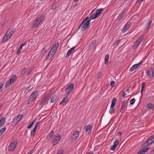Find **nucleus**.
Wrapping results in <instances>:
<instances>
[{
	"instance_id": "1",
	"label": "nucleus",
	"mask_w": 154,
	"mask_h": 154,
	"mask_svg": "<svg viewBox=\"0 0 154 154\" xmlns=\"http://www.w3.org/2000/svg\"><path fill=\"white\" fill-rule=\"evenodd\" d=\"M74 86V84H71L69 85L66 88L65 90V92L66 93V95L65 98H64L61 101L60 103V104L62 105H64V103H65V104L67 103L68 97V96L70 94V93L71 92Z\"/></svg>"
},
{
	"instance_id": "2",
	"label": "nucleus",
	"mask_w": 154,
	"mask_h": 154,
	"mask_svg": "<svg viewBox=\"0 0 154 154\" xmlns=\"http://www.w3.org/2000/svg\"><path fill=\"white\" fill-rule=\"evenodd\" d=\"M14 31L15 29H9L4 35L2 42L3 43L4 42L9 39L12 35L14 34Z\"/></svg>"
},
{
	"instance_id": "3",
	"label": "nucleus",
	"mask_w": 154,
	"mask_h": 154,
	"mask_svg": "<svg viewBox=\"0 0 154 154\" xmlns=\"http://www.w3.org/2000/svg\"><path fill=\"white\" fill-rule=\"evenodd\" d=\"M90 21L91 20H89L87 21V22H85L84 23H83V21H82L79 26L78 30L80 29L81 27V29L82 31H84L86 29H88L89 26Z\"/></svg>"
},
{
	"instance_id": "4",
	"label": "nucleus",
	"mask_w": 154,
	"mask_h": 154,
	"mask_svg": "<svg viewBox=\"0 0 154 154\" xmlns=\"http://www.w3.org/2000/svg\"><path fill=\"white\" fill-rule=\"evenodd\" d=\"M44 18L43 16H41L38 18L32 24L31 28H33L38 26L43 20Z\"/></svg>"
},
{
	"instance_id": "5",
	"label": "nucleus",
	"mask_w": 154,
	"mask_h": 154,
	"mask_svg": "<svg viewBox=\"0 0 154 154\" xmlns=\"http://www.w3.org/2000/svg\"><path fill=\"white\" fill-rule=\"evenodd\" d=\"M17 145V143L15 141L12 140L8 147V150L10 151H13L15 149Z\"/></svg>"
},
{
	"instance_id": "6",
	"label": "nucleus",
	"mask_w": 154,
	"mask_h": 154,
	"mask_svg": "<svg viewBox=\"0 0 154 154\" xmlns=\"http://www.w3.org/2000/svg\"><path fill=\"white\" fill-rule=\"evenodd\" d=\"M144 38L143 36H141L138 39V40L135 42L133 45V48L134 49L136 48L140 45V43L142 41Z\"/></svg>"
},
{
	"instance_id": "7",
	"label": "nucleus",
	"mask_w": 154,
	"mask_h": 154,
	"mask_svg": "<svg viewBox=\"0 0 154 154\" xmlns=\"http://www.w3.org/2000/svg\"><path fill=\"white\" fill-rule=\"evenodd\" d=\"M59 46V42L55 43L52 46L50 50V52H53L55 54Z\"/></svg>"
},
{
	"instance_id": "8",
	"label": "nucleus",
	"mask_w": 154,
	"mask_h": 154,
	"mask_svg": "<svg viewBox=\"0 0 154 154\" xmlns=\"http://www.w3.org/2000/svg\"><path fill=\"white\" fill-rule=\"evenodd\" d=\"M61 139V136L60 135H57L54 137L52 140L53 146H55L60 140Z\"/></svg>"
},
{
	"instance_id": "9",
	"label": "nucleus",
	"mask_w": 154,
	"mask_h": 154,
	"mask_svg": "<svg viewBox=\"0 0 154 154\" xmlns=\"http://www.w3.org/2000/svg\"><path fill=\"white\" fill-rule=\"evenodd\" d=\"M23 117L22 115H18L14 119L13 122V124L15 125L17 124Z\"/></svg>"
},
{
	"instance_id": "10",
	"label": "nucleus",
	"mask_w": 154,
	"mask_h": 154,
	"mask_svg": "<svg viewBox=\"0 0 154 154\" xmlns=\"http://www.w3.org/2000/svg\"><path fill=\"white\" fill-rule=\"evenodd\" d=\"M37 94V92L34 91L29 97L28 101L29 102H32L35 98H36Z\"/></svg>"
},
{
	"instance_id": "11",
	"label": "nucleus",
	"mask_w": 154,
	"mask_h": 154,
	"mask_svg": "<svg viewBox=\"0 0 154 154\" xmlns=\"http://www.w3.org/2000/svg\"><path fill=\"white\" fill-rule=\"evenodd\" d=\"M151 147H149L148 148H143V149L137 152V154H144V153L146 152L149 149H151Z\"/></svg>"
},
{
	"instance_id": "12",
	"label": "nucleus",
	"mask_w": 154,
	"mask_h": 154,
	"mask_svg": "<svg viewBox=\"0 0 154 154\" xmlns=\"http://www.w3.org/2000/svg\"><path fill=\"white\" fill-rule=\"evenodd\" d=\"M103 10V8H100L97 10L96 11L95 13L94 14V15L96 18H97L100 15L101 13L102 12Z\"/></svg>"
},
{
	"instance_id": "13",
	"label": "nucleus",
	"mask_w": 154,
	"mask_h": 154,
	"mask_svg": "<svg viewBox=\"0 0 154 154\" xmlns=\"http://www.w3.org/2000/svg\"><path fill=\"white\" fill-rule=\"evenodd\" d=\"M130 23H127L123 26V29L122 30L123 32H125L130 27Z\"/></svg>"
},
{
	"instance_id": "14",
	"label": "nucleus",
	"mask_w": 154,
	"mask_h": 154,
	"mask_svg": "<svg viewBox=\"0 0 154 154\" xmlns=\"http://www.w3.org/2000/svg\"><path fill=\"white\" fill-rule=\"evenodd\" d=\"M119 143V140L118 139H116L113 143V145L111 147V150H114L115 149Z\"/></svg>"
},
{
	"instance_id": "15",
	"label": "nucleus",
	"mask_w": 154,
	"mask_h": 154,
	"mask_svg": "<svg viewBox=\"0 0 154 154\" xmlns=\"http://www.w3.org/2000/svg\"><path fill=\"white\" fill-rule=\"evenodd\" d=\"M147 74L148 76L150 78H152L153 76V72L152 68H150L147 70Z\"/></svg>"
},
{
	"instance_id": "16",
	"label": "nucleus",
	"mask_w": 154,
	"mask_h": 154,
	"mask_svg": "<svg viewBox=\"0 0 154 154\" xmlns=\"http://www.w3.org/2000/svg\"><path fill=\"white\" fill-rule=\"evenodd\" d=\"M85 130L86 131L88 132V133L90 134L91 133L92 127L91 125H88L85 127Z\"/></svg>"
},
{
	"instance_id": "17",
	"label": "nucleus",
	"mask_w": 154,
	"mask_h": 154,
	"mask_svg": "<svg viewBox=\"0 0 154 154\" xmlns=\"http://www.w3.org/2000/svg\"><path fill=\"white\" fill-rule=\"evenodd\" d=\"M126 103V101L125 100H124L123 101L122 103V105L121 107V109L120 110V112L123 113L124 112L125 109L124 108L125 107V105Z\"/></svg>"
},
{
	"instance_id": "18",
	"label": "nucleus",
	"mask_w": 154,
	"mask_h": 154,
	"mask_svg": "<svg viewBox=\"0 0 154 154\" xmlns=\"http://www.w3.org/2000/svg\"><path fill=\"white\" fill-rule=\"evenodd\" d=\"M77 138V131H75L72 137V141L75 140Z\"/></svg>"
},
{
	"instance_id": "19",
	"label": "nucleus",
	"mask_w": 154,
	"mask_h": 154,
	"mask_svg": "<svg viewBox=\"0 0 154 154\" xmlns=\"http://www.w3.org/2000/svg\"><path fill=\"white\" fill-rule=\"evenodd\" d=\"M147 140L149 142V143H150V144H151L154 143V135L152 136H151L148 138L147 139Z\"/></svg>"
},
{
	"instance_id": "20",
	"label": "nucleus",
	"mask_w": 154,
	"mask_h": 154,
	"mask_svg": "<svg viewBox=\"0 0 154 154\" xmlns=\"http://www.w3.org/2000/svg\"><path fill=\"white\" fill-rule=\"evenodd\" d=\"M6 119L5 117H2L0 120V128L2 126L5 124Z\"/></svg>"
},
{
	"instance_id": "21",
	"label": "nucleus",
	"mask_w": 154,
	"mask_h": 154,
	"mask_svg": "<svg viewBox=\"0 0 154 154\" xmlns=\"http://www.w3.org/2000/svg\"><path fill=\"white\" fill-rule=\"evenodd\" d=\"M96 42V40H93L92 41V43H90L89 45V49L91 50V49H92L93 48L94 45L95 44Z\"/></svg>"
},
{
	"instance_id": "22",
	"label": "nucleus",
	"mask_w": 154,
	"mask_h": 154,
	"mask_svg": "<svg viewBox=\"0 0 154 154\" xmlns=\"http://www.w3.org/2000/svg\"><path fill=\"white\" fill-rule=\"evenodd\" d=\"M116 101L117 99L116 98L114 97L112 99V103L110 106L111 108H113L114 107Z\"/></svg>"
},
{
	"instance_id": "23",
	"label": "nucleus",
	"mask_w": 154,
	"mask_h": 154,
	"mask_svg": "<svg viewBox=\"0 0 154 154\" xmlns=\"http://www.w3.org/2000/svg\"><path fill=\"white\" fill-rule=\"evenodd\" d=\"M58 98L57 96L56 95H54L52 97L51 100V102L52 103H54L55 101Z\"/></svg>"
},
{
	"instance_id": "24",
	"label": "nucleus",
	"mask_w": 154,
	"mask_h": 154,
	"mask_svg": "<svg viewBox=\"0 0 154 154\" xmlns=\"http://www.w3.org/2000/svg\"><path fill=\"white\" fill-rule=\"evenodd\" d=\"M17 79V76L16 75H14L9 80V82L11 83L12 84L14 81L15 80Z\"/></svg>"
},
{
	"instance_id": "25",
	"label": "nucleus",
	"mask_w": 154,
	"mask_h": 154,
	"mask_svg": "<svg viewBox=\"0 0 154 154\" xmlns=\"http://www.w3.org/2000/svg\"><path fill=\"white\" fill-rule=\"evenodd\" d=\"M26 71V68L25 67V66L23 68V70L20 72V76H23L25 74Z\"/></svg>"
},
{
	"instance_id": "26",
	"label": "nucleus",
	"mask_w": 154,
	"mask_h": 154,
	"mask_svg": "<svg viewBox=\"0 0 154 154\" xmlns=\"http://www.w3.org/2000/svg\"><path fill=\"white\" fill-rule=\"evenodd\" d=\"M54 54H55L53 52H50V51L49 54L47 57V60H50L52 58Z\"/></svg>"
},
{
	"instance_id": "27",
	"label": "nucleus",
	"mask_w": 154,
	"mask_h": 154,
	"mask_svg": "<svg viewBox=\"0 0 154 154\" xmlns=\"http://www.w3.org/2000/svg\"><path fill=\"white\" fill-rule=\"evenodd\" d=\"M147 108L149 109H153L154 108V104L152 103H149L146 106Z\"/></svg>"
},
{
	"instance_id": "28",
	"label": "nucleus",
	"mask_w": 154,
	"mask_h": 154,
	"mask_svg": "<svg viewBox=\"0 0 154 154\" xmlns=\"http://www.w3.org/2000/svg\"><path fill=\"white\" fill-rule=\"evenodd\" d=\"M150 145L148 141L147 140L146 141L143 145L142 148H145L146 147L149 146Z\"/></svg>"
},
{
	"instance_id": "29",
	"label": "nucleus",
	"mask_w": 154,
	"mask_h": 154,
	"mask_svg": "<svg viewBox=\"0 0 154 154\" xmlns=\"http://www.w3.org/2000/svg\"><path fill=\"white\" fill-rule=\"evenodd\" d=\"M109 54H107L105 57V64H106L109 61Z\"/></svg>"
},
{
	"instance_id": "30",
	"label": "nucleus",
	"mask_w": 154,
	"mask_h": 154,
	"mask_svg": "<svg viewBox=\"0 0 154 154\" xmlns=\"http://www.w3.org/2000/svg\"><path fill=\"white\" fill-rule=\"evenodd\" d=\"M49 49V48L47 46H45L44 48L43 49L42 51V52L43 53H46Z\"/></svg>"
},
{
	"instance_id": "31",
	"label": "nucleus",
	"mask_w": 154,
	"mask_h": 154,
	"mask_svg": "<svg viewBox=\"0 0 154 154\" xmlns=\"http://www.w3.org/2000/svg\"><path fill=\"white\" fill-rule=\"evenodd\" d=\"M137 67L136 66L135 64L134 65L131 67L129 69V71L130 72H132L137 68Z\"/></svg>"
},
{
	"instance_id": "32",
	"label": "nucleus",
	"mask_w": 154,
	"mask_h": 154,
	"mask_svg": "<svg viewBox=\"0 0 154 154\" xmlns=\"http://www.w3.org/2000/svg\"><path fill=\"white\" fill-rule=\"evenodd\" d=\"M51 96V94L50 93H48L47 95H46L44 97V98H45V99L46 100H49Z\"/></svg>"
},
{
	"instance_id": "33",
	"label": "nucleus",
	"mask_w": 154,
	"mask_h": 154,
	"mask_svg": "<svg viewBox=\"0 0 154 154\" xmlns=\"http://www.w3.org/2000/svg\"><path fill=\"white\" fill-rule=\"evenodd\" d=\"M124 12H122L120 13L119 14V15L117 17V19L118 20H120L122 18V17L124 16Z\"/></svg>"
},
{
	"instance_id": "34",
	"label": "nucleus",
	"mask_w": 154,
	"mask_h": 154,
	"mask_svg": "<svg viewBox=\"0 0 154 154\" xmlns=\"http://www.w3.org/2000/svg\"><path fill=\"white\" fill-rule=\"evenodd\" d=\"M121 40L120 39L117 40L113 44V45H114L115 47H116L119 45V43L121 42Z\"/></svg>"
},
{
	"instance_id": "35",
	"label": "nucleus",
	"mask_w": 154,
	"mask_h": 154,
	"mask_svg": "<svg viewBox=\"0 0 154 154\" xmlns=\"http://www.w3.org/2000/svg\"><path fill=\"white\" fill-rule=\"evenodd\" d=\"M152 20H150L149 22L146 24V29H149V27L150 26L152 23Z\"/></svg>"
},
{
	"instance_id": "36",
	"label": "nucleus",
	"mask_w": 154,
	"mask_h": 154,
	"mask_svg": "<svg viewBox=\"0 0 154 154\" xmlns=\"http://www.w3.org/2000/svg\"><path fill=\"white\" fill-rule=\"evenodd\" d=\"M115 109L113 108H111V109L109 110V112L111 114H113L115 112Z\"/></svg>"
},
{
	"instance_id": "37",
	"label": "nucleus",
	"mask_w": 154,
	"mask_h": 154,
	"mask_svg": "<svg viewBox=\"0 0 154 154\" xmlns=\"http://www.w3.org/2000/svg\"><path fill=\"white\" fill-rule=\"evenodd\" d=\"M6 128L5 127H4L0 130V132L2 133L3 134L6 131Z\"/></svg>"
},
{
	"instance_id": "38",
	"label": "nucleus",
	"mask_w": 154,
	"mask_h": 154,
	"mask_svg": "<svg viewBox=\"0 0 154 154\" xmlns=\"http://www.w3.org/2000/svg\"><path fill=\"white\" fill-rule=\"evenodd\" d=\"M102 76V72H99L98 73L97 77L99 79Z\"/></svg>"
},
{
	"instance_id": "39",
	"label": "nucleus",
	"mask_w": 154,
	"mask_h": 154,
	"mask_svg": "<svg viewBox=\"0 0 154 154\" xmlns=\"http://www.w3.org/2000/svg\"><path fill=\"white\" fill-rule=\"evenodd\" d=\"M11 84L10 82L9 81V80H8L6 83L5 87L6 88H8V87L10 85H11Z\"/></svg>"
},
{
	"instance_id": "40",
	"label": "nucleus",
	"mask_w": 154,
	"mask_h": 154,
	"mask_svg": "<svg viewBox=\"0 0 154 154\" xmlns=\"http://www.w3.org/2000/svg\"><path fill=\"white\" fill-rule=\"evenodd\" d=\"M135 99L134 98H133V99H131L130 101V103L131 104V105L133 104L135 102Z\"/></svg>"
},
{
	"instance_id": "41",
	"label": "nucleus",
	"mask_w": 154,
	"mask_h": 154,
	"mask_svg": "<svg viewBox=\"0 0 154 154\" xmlns=\"http://www.w3.org/2000/svg\"><path fill=\"white\" fill-rule=\"evenodd\" d=\"M46 100L45 99V98H44L43 97L39 103V105H41L42 104L45 102Z\"/></svg>"
},
{
	"instance_id": "42",
	"label": "nucleus",
	"mask_w": 154,
	"mask_h": 154,
	"mask_svg": "<svg viewBox=\"0 0 154 154\" xmlns=\"http://www.w3.org/2000/svg\"><path fill=\"white\" fill-rule=\"evenodd\" d=\"M72 52L70 50H69L67 53V54H66V57H69L70 55L72 53Z\"/></svg>"
},
{
	"instance_id": "43",
	"label": "nucleus",
	"mask_w": 154,
	"mask_h": 154,
	"mask_svg": "<svg viewBox=\"0 0 154 154\" xmlns=\"http://www.w3.org/2000/svg\"><path fill=\"white\" fill-rule=\"evenodd\" d=\"M89 20H91L89 19V17H87L85 18L82 21H83V23H84L85 22H87V21H88Z\"/></svg>"
},
{
	"instance_id": "44",
	"label": "nucleus",
	"mask_w": 154,
	"mask_h": 154,
	"mask_svg": "<svg viewBox=\"0 0 154 154\" xmlns=\"http://www.w3.org/2000/svg\"><path fill=\"white\" fill-rule=\"evenodd\" d=\"M63 149H60L58 150L57 153V154H63Z\"/></svg>"
},
{
	"instance_id": "45",
	"label": "nucleus",
	"mask_w": 154,
	"mask_h": 154,
	"mask_svg": "<svg viewBox=\"0 0 154 154\" xmlns=\"http://www.w3.org/2000/svg\"><path fill=\"white\" fill-rule=\"evenodd\" d=\"M54 134V131H52L48 134L50 136L52 137Z\"/></svg>"
},
{
	"instance_id": "46",
	"label": "nucleus",
	"mask_w": 154,
	"mask_h": 154,
	"mask_svg": "<svg viewBox=\"0 0 154 154\" xmlns=\"http://www.w3.org/2000/svg\"><path fill=\"white\" fill-rule=\"evenodd\" d=\"M26 44L27 42H25L24 43L21 44L19 46V47L22 48Z\"/></svg>"
},
{
	"instance_id": "47",
	"label": "nucleus",
	"mask_w": 154,
	"mask_h": 154,
	"mask_svg": "<svg viewBox=\"0 0 154 154\" xmlns=\"http://www.w3.org/2000/svg\"><path fill=\"white\" fill-rule=\"evenodd\" d=\"M143 62V61H141L139 63H137V64H135V65L137 66V67L138 68V67L141 64H142Z\"/></svg>"
},
{
	"instance_id": "48",
	"label": "nucleus",
	"mask_w": 154,
	"mask_h": 154,
	"mask_svg": "<svg viewBox=\"0 0 154 154\" xmlns=\"http://www.w3.org/2000/svg\"><path fill=\"white\" fill-rule=\"evenodd\" d=\"M33 125V123H31L30 125L27 127V128L28 129H29L32 127Z\"/></svg>"
},
{
	"instance_id": "49",
	"label": "nucleus",
	"mask_w": 154,
	"mask_h": 154,
	"mask_svg": "<svg viewBox=\"0 0 154 154\" xmlns=\"http://www.w3.org/2000/svg\"><path fill=\"white\" fill-rule=\"evenodd\" d=\"M90 19L93 20L95 18H96V17H95L94 15V14H92V15H91L90 17Z\"/></svg>"
},
{
	"instance_id": "50",
	"label": "nucleus",
	"mask_w": 154,
	"mask_h": 154,
	"mask_svg": "<svg viewBox=\"0 0 154 154\" xmlns=\"http://www.w3.org/2000/svg\"><path fill=\"white\" fill-rule=\"evenodd\" d=\"M36 133V131L33 130L32 132H31V134H32V136H34Z\"/></svg>"
},
{
	"instance_id": "51",
	"label": "nucleus",
	"mask_w": 154,
	"mask_h": 154,
	"mask_svg": "<svg viewBox=\"0 0 154 154\" xmlns=\"http://www.w3.org/2000/svg\"><path fill=\"white\" fill-rule=\"evenodd\" d=\"M145 86V82H142V86L141 88H142V89H144Z\"/></svg>"
},
{
	"instance_id": "52",
	"label": "nucleus",
	"mask_w": 154,
	"mask_h": 154,
	"mask_svg": "<svg viewBox=\"0 0 154 154\" xmlns=\"http://www.w3.org/2000/svg\"><path fill=\"white\" fill-rule=\"evenodd\" d=\"M115 83L114 81H112L110 82V84L111 86H112L113 85H115Z\"/></svg>"
},
{
	"instance_id": "53",
	"label": "nucleus",
	"mask_w": 154,
	"mask_h": 154,
	"mask_svg": "<svg viewBox=\"0 0 154 154\" xmlns=\"http://www.w3.org/2000/svg\"><path fill=\"white\" fill-rule=\"evenodd\" d=\"M76 46H75V47H74L72 48H71L70 49V50L71 51H72V52L75 49V48L76 47Z\"/></svg>"
},
{
	"instance_id": "54",
	"label": "nucleus",
	"mask_w": 154,
	"mask_h": 154,
	"mask_svg": "<svg viewBox=\"0 0 154 154\" xmlns=\"http://www.w3.org/2000/svg\"><path fill=\"white\" fill-rule=\"evenodd\" d=\"M21 51V50H20V49H18L16 52V53L17 55H18L20 54V52Z\"/></svg>"
},
{
	"instance_id": "55",
	"label": "nucleus",
	"mask_w": 154,
	"mask_h": 154,
	"mask_svg": "<svg viewBox=\"0 0 154 154\" xmlns=\"http://www.w3.org/2000/svg\"><path fill=\"white\" fill-rule=\"evenodd\" d=\"M31 87V85H29V86L28 87H27L25 88V91H28V89L30 87Z\"/></svg>"
},
{
	"instance_id": "56",
	"label": "nucleus",
	"mask_w": 154,
	"mask_h": 154,
	"mask_svg": "<svg viewBox=\"0 0 154 154\" xmlns=\"http://www.w3.org/2000/svg\"><path fill=\"white\" fill-rule=\"evenodd\" d=\"M51 137L49 135H48L46 137V139L48 140H49L51 139Z\"/></svg>"
},
{
	"instance_id": "57",
	"label": "nucleus",
	"mask_w": 154,
	"mask_h": 154,
	"mask_svg": "<svg viewBox=\"0 0 154 154\" xmlns=\"http://www.w3.org/2000/svg\"><path fill=\"white\" fill-rule=\"evenodd\" d=\"M4 85V84H2L1 85H0V91H2L1 90L2 88Z\"/></svg>"
},
{
	"instance_id": "58",
	"label": "nucleus",
	"mask_w": 154,
	"mask_h": 154,
	"mask_svg": "<svg viewBox=\"0 0 154 154\" xmlns=\"http://www.w3.org/2000/svg\"><path fill=\"white\" fill-rule=\"evenodd\" d=\"M122 132H117V134L119 135V136H121L122 135Z\"/></svg>"
},
{
	"instance_id": "59",
	"label": "nucleus",
	"mask_w": 154,
	"mask_h": 154,
	"mask_svg": "<svg viewBox=\"0 0 154 154\" xmlns=\"http://www.w3.org/2000/svg\"><path fill=\"white\" fill-rule=\"evenodd\" d=\"M32 70H29L27 72V75H29L30 73L31 72Z\"/></svg>"
},
{
	"instance_id": "60",
	"label": "nucleus",
	"mask_w": 154,
	"mask_h": 154,
	"mask_svg": "<svg viewBox=\"0 0 154 154\" xmlns=\"http://www.w3.org/2000/svg\"><path fill=\"white\" fill-rule=\"evenodd\" d=\"M123 94L122 95V96L123 97H125V95H126V94L125 93V92H123Z\"/></svg>"
},
{
	"instance_id": "61",
	"label": "nucleus",
	"mask_w": 154,
	"mask_h": 154,
	"mask_svg": "<svg viewBox=\"0 0 154 154\" xmlns=\"http://www.w3.org/2000/svg\"><path fill=\"white\" fill-rule=\"evenodd\" d=\"M34 151V149H31V150H30L29 151V152L32 154V152H33Z\"/></svg>"
},
{
	"instance_id": "62",
	"label": "nucleus",
	"mask_w": 154,
	"mask_h": 154,
	"mask_svg": "<svg viewBox=\"0 0 154 154\" xmlns=\"http://www.w3.org/2000/svg\"><path fill=\"white\" fill-rule=\"evenodd\" d=\"M37 127H35V126H34V128L33 129V130L36 131V130H37Z\"/></svg>"
},
{
	"instance_id": "63",
	"label": "nucleus",
	"mask_w": 154,
	"mask_h": 154,
	"mask_svg": "<svg viewBox=\"0 0 154 154\" xmlns=\"http://www.w3.org/2000/svg\"><path fill=\"white\" fill-rule=\"evenodd\" d=\"M37 127H35V126H34V128L33 129V130L36 131V130H37Z\"/></svg>"
},
{
	"instance_id": "64",
	"label": "nucleus",
	"mask_w": 154,
	"mask_h": 154,
	"mask_svg": "<svg viewBox=\"0 0 154 154\" xmlns=\"http://www.w3.org/2000/svg\"><path fill=\"white\" fill-rule=\"evenodd\" d=\"M36 120V119L35 118L32 123H33V124L34 125V123H35Z\"/></svg>"
}]
</instances>
